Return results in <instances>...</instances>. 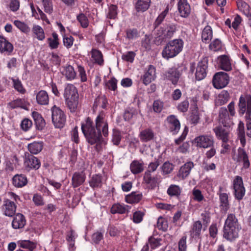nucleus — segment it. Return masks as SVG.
Listing matches in <instances>:
<instances>
[{
    "instance_id": "nucleus-13",
    "label": "nucleus",
    "mask_w": 251,
    "mask_h": 251,
    "mask_svg": "<svg viewBox=\"0 0 251 251\" xmlns=\"http://www.w3.org/2000/svg\"><path fill=\"white\" fill-rule=\"evenodd\" d=\"M221 140H222L223 143L222 147L223 149L221 150V153L229 154L230 151V146L228 144L229 131L226 129H222L221 128Z\"/></svg>"
},
{
    "instance_id": "nucleus-53",
    "label": "nucleus",
    "mask_w": 251,
    "mask_h": 251,
    "mask_svg": "<svg viewBox=\"0 0 251 251\" xmlns=\"http://www.w3.org/2000/svg\"><path fill=\"white\" fill-rule=\"evenodd\" d=\"M20 247L22 248L27 249L30 251H33L36 248L35 244L29 240L22 241L20 243Z\"/></svg>"
},
{
    "instance_id": "nucleus-8",
    "label": "nucleus",
    "mask_w": 251,
    "mask_h": 251,
    "mask_svg": "<svg viewBox=\"0 0 251 251\" xmlns=\"http://www.w3.org/2000/svg\"><path fill=\"white\" fill-rule=\"evenodd\" d=\"M233 188L235 197L238 200L243 199L245 193V188L244 187L242 178L236 176L233 180Z\"/></svg>"
},
{
    "instance_id": "nucleus-48",
    "label": "nucleus",
    "mask_w": 251,
    "mask_h": 251,
    "mask_svg": "<svg viewBox=\"0 0 251 251\" xmlns=\"http://www.w3.org/2000/svg\"><path fill=\"white\" fill-rule=\"evenodd\" d=\"M14 24L17 28L24 33H27L30 30V28L25 24L20 21L15 20Z\"/></svg>"
},
{
    "instance_id": "nucleus-7",
    "label": "nucleus",
    "mask_w": 251,
    "mask_h": 251,
    "mask_svg": "<svg viewBox=\"0 0 251 251\" xmlns=\"http://www.w3.org/2000/svg\"><path fill=\"white\" fill-rule=\"evenodd\" d=\"M208 68V59L207 58H203L201 61H199L196 67L195 73V78L198 81L203 79L207 75V69Z\"/></svg>"
},
{
    "instance_id": "nucleus-45",
    "label": "nucleus",
    "mask_w": 251,
    "mask_h": 251,
    "mask_svg": "<svg viewBox=\"0 0 251 251\" xmlns=\"http://www.w3.org/2000/svg\"><path fill=\"white\" fill-rule=\"evenodd\" d=\"M221 89L226 87L230 81V77L227 73L221 72Z\"/></svg>"
},
{
    "instance_id": "nucleus-46",
    "label": "nucleus",
    "mask_w": 251,
    "mask_h": 251,
    "mask_svg": "<svg viewBox=\"0 0 251 251\" xmlns=\"http://www.w3.org/2000/svg\"><path fill=\"white\" fill-rule=\"evenodd\" d=\"M168 226V222L167 220L162 216L159 217L158 218L157 222V228L159 230H162L165 231L167 230Z\"/></svg>"
},
{
    "instance_id": "nucleus-24",
    "label": "nucleus",
    "mask_w": 251,
    "mask_h": 251,
    "mask_svg": "<svg viewBox=\"0 0 251 251\" xmlns=\"http://www.w3.org/2000/svg\"><path fill=\"white\" fill-rule=\"evenodd\" d=\"M13 185L18 188H21L27 183V179L26 176L23 174H17L12 178Z\"/></svg>"
},
{
    "instance_id": "nucleus-55",
    "label": "nucleus",
    "mask_w": 251,
    "mask_h": 251,
    "mask_svg": "<svg viewBox=\"0 0 251 251\" xmlns=\"http://www.w3.org/2000/svg\"><path fill=\"white\" fill-rule=\"evenodd\" d=\"M135 55V53L133 51H128L126 53L123 54L122 58L123 60L131 63L134 61Z\"/></svg>"
},
{
    "instance_id": "nucleus-28",
    "label": "nucleus",
    "mask_w": 251,
    "mask_h": 251,
    "mask_svg": "<svg viewBox=\"0 0 251 251\" xmlns=\"http://www.w3.org/2000/svg\"><path fill=\"white\" fill-rule=\"evenodd\" d=\"M237 135L240 143L244 147L246 143L245 128V126L243 122L240 121L237 129Z\"/></svg>"
},
{
    "instance_id": "nucleus-40",
    "label": "nucleus",
    "mask_w": 251,
    "mask_h": 251,
    "mask_svg": "<svg viewBox=\"0 0 251 251\" xmlns=\"http://www.w3.org/2000/svg\"><path fill=\"white\" fill-rule=\"evenodd\" d=\"M142 194L132 192L131 194L127 196L126 199L127 202L132 203H138L142 199Z\"/></svg>"
},
{
    "instance_id": "nucleus-36",
    "label": "nucleus",
    "mask_w": 251,
    "mask_h": 251,
    "mask_svg": "<svg viewBox=\"0 0 251 251\" xmlns=\"http://www.w3.org/2000/svg\"><path fill=\"white\" fill-rule=\"evenodd\" d=\"M62 74L65 75L67 80H72L74 79L76 76V73L74 68L69 65L63 68Z\"/></svg>"
},
{
    "instance_id": "nucleus-60",
    "label": "nucleus",
    "mask_w": 251,
    "mask_h": 251,
    "mask_svg": "<svg viewBox=\"0 0 251 251\" xmlns=\"http://www.w3.org/2000/svg\"><path fill=\"white\" fill-rule=\"evenodd\" d=\"M32 125V123L31 121L28 119H25L22 121L21 124V126L22 129L25 131H27L31 127Z\"/></svg>"
},
{
    "instance_id": "nucleus-14",
    "label": "nucleus",
    "mask_w": 251,
    "mask_h": 251,
    "mask_svg": "<svg viewBox=\"0 0 251 251\" xmlns=\"http://www.w3.org/2000/svg\"><path fill=\"white\" fill-rule=\"evenodd\" d=\"M3 202V209L4 215L8 217L13 216L15 214L17 207L15 202L8 199L5 200Z\"/></svg>"
},
{
    "instance_id": "nucleus-64",
    "label": "nucleus",
    "mask_w": 251,
    "mask_h": 251,
    "mask_svg": "<svg viewBox=\"0 0 251 251\" xmlns=\"http://www.w3.org/2000/svg\"><path fill=\"white\" fill-rule=\"evenodd\" d=\"M20 7V1L19 0H11L9 3V8L13 12L17 11Z\"/></svg>"
},
{
    "instance_id": "nucleus-5",
    "label": "nucleus",
    "mask_w": 251,
    "mask_h": 251,
    "mask_svg": "<svg viewBox=\"0 0 251 251\" xmlns=\"http://www.w3.org/2000/svg\"><path fill=\"white\" fill-rule=\"evenodd\" d=\"M183 47V41L180 39L170 41L162 52L163 57L168 59L176 56L182 50Z\"/></svg>"
},
{
    "instance_id": "nucleus-42",
    "label": "nucleus",
    "mask_w": 251,
    "mask_h": 251,
    "mask_svg": "<svg viewBox=\"0 0 251 251\" xmlns=\"http://www.w3.org/2000/svg\"><path fill=\"white\" fill-rule=\"evenodd\" d=\"M52 38H49L48 39V44L51 49H55L58 48L59 45L58 35L56 33L53 32L52 33Z\"/></svg>"
},
{
    "instance_id": "nucleus-50",
    "label": "nucleus",
    "mask_w": 251,
    "mask_h": 251,
    "mask_svg": "<svg viewBox=\"0 0 251 251\" xmlns=\"http://www.w3.org/2000/svg\"><path fill=\"white\" fill-rule=\"evenodd\" d=\"M67 106L71 112H74L77 108L78 105V99H72L70 100H66Z\"/></svg>"
},
{
    "instance_id": "nucleus-25",
    "label": "nucleus",
    "mask_w": 251,
    "mask_h": 251,
    "mask_svg": "<svg viewBox=\"0 0 251 251\" xmlns=\"http://www.w3.org/2000/svg\"><path fill=\"white\" fill-rule=\"evenodd\" d=\"M194 167V163L189 161L181 167L179 171L178 176L182 179L185 178L190 174L191 169Z\"/></svg>"
},
{
    "instance_id": "nucleus-56",
    "label": "nucleus",
    "mask_w": 251,
    "mask_h": 251,
    "mask_svg": "<svg viewBox=\"0 0 251 251\" xmlns=\"http://www.w3.org/2000/svg\"><path fill=\"white\" fill-rule=\"evenodd\" d=\"M153 110L155 112L160 113L163 107V103L159 100H154L153 103Z\"/></svg>"
},
{
    "instance_id": "nucleus-47",
    "label": "nucleus",
    "mask_w": 251,
    "mask_h": 251,
    "mask_svg": "<svg viewBox=\"0 0 251 251\" xmlns=\"http://www.w3.org/2000/svg\"><path fill=\"white\" fill-rule=\"evenodd\" d=\"M126 211V208L120 204H114L111 208V212L112 214L120 213L124 214L125 213Z\"/></svg>"
},
{
    "instance_id": "nucleus-26",
    "label": "nucleus",
    "mask_w": 251,
    "mask_h": 251,
    "mask_svg": "<svg viewBox=\"0 0 251 251\" xmlns=\"http://www.w3.org/2000/svg\"><path fill=\"white\" fill-rule=\"evenodd\" d=\"M139 137L142 142H147L154 138V134L153 130L148 128L142 130L140 132Z\"/></svg>"
},
{
    "instance_id": "nucleus-59",
    "label": "nucleus",
    "mask_w": 251,
    "mask_h": 251,
    "mask_svg": "<svg viewBox=\"0 0 251 251\" xmlns=\"http://www.w3.org/2000/svg\"><path fill=\"white\" fill-rule=\"evenodd\" d=\"M144 213L143 212L138 211L134 213L133 215V221L135 223H139L143 220V217Z\"/></svg>"
},
{
    "instance_id": "nucleus-34",
    "label": "nucleus",
    "mask_w": 251,
    "mask_h": 251,
    "mask_svg": "<svg viewBox=\"0 0 251 251\" xmlns=\"http://www.w3.org/2000/svg\"><path fill=\"white\" fill-rule=\"evenodd\" d=\"M43 147L42 142H34L28 144V150L31 154H36L42 150Z\"/></svg>"
},
{
    "instance_id": "nucleus-11",
    "label": "nucleus",
    "mask_w": 251,
    "mask_h": 251,
    "mask_svg": "<svg viewBox=\"0 0 251 251\" xmlns=\"http://www.w3.org/2000/svg\"><path fill=\"white\" fill-rule=\"evenodd\" d=\"M168 128L169 131L173 135L177 134L180 128L179 120L175 115H170L167 117Z\"/></svg>"
},
{
    "instance_id": "nucleus-58",
    "label": "nucleus",
    "mask_w": 251,
    "mask_h": 251,
    "mask_svg": "<svg viewBox=\"0 0 251 251\" xmlns=\"http://www.w3.org/2000/svg\"><path fill=\"white\" fill-rule=\"evenodd\" d=\"M212 83L215 88L220 89V72L215 74L212 78Z\"/></svg>"
},
{
    "instance_id": "nucleus-31",
    "label": "nucleus",
    "mask_w": 251,
    "mask_h": 251,
    "mask_svg": "<svg viewBox=\"0 0 251 251\" xmlns=\"http://www.w3.org/2000/svg\"><path fill=\"white\" fill-rule=\"evenodd\" d=\"M32 114L37 128L38 130H42L46 124L45 121L41 114L37 112L34 111Z\"/></svg>"
},
{
    "instance_id": "nucleus-3",
    "label": "nucleus",
    "mask_w": 251,
    "mask_h": 251,
    "mask_svg": "<svg viewBox=\"0 0 251 251\" xmlns=\"http://www.w3.org/2000/svg\"><path fill=\"white\" fill-rule=\"evenodd\" d=\"M237 106L239 115L242 116L245 114L246 135L251 138V95L248 93L241 95Z\"/></svg>"
},
{
    "instance_id": "nucleus-2",
    "label": "nucleus",
    "mask_w": 251,
    "mask_h": 251,
    "mask_svg": "<svg viewBox=\"0 0 251 251\" xmlns=\"http://www.w3.org/2000/svg\"><path fill=\"white\" fill-rule=\"evenodd\" d=\"M168 12L169 7L167 6L165 9L158 15L153 24L155 42L158 45L165 41L166 39L171 38L176 31L177 25L173 23L166 22L163 24V26L159 27Z\"/></svg>"
},
{
    "instance_id": "nucleus-9",
    "label": "nucleus",
    "mask_w": 251,
    "mask_h": 251,
    "mask_svg": "<svg viewBox=\"0 0 251 251\" xmlns=\"http://www.w3.org/2000/svg\"><path fill=\"white\" fill-rule=\"evenodd\" d=\"M25 165L29 169L38 170L40 166V160L32 154L25 152Z\"/></svg>"
},
{
    "instance_id": "nucleus-33",
    "label": "nucleus",
    "mask_w": 251,
    "mask_h": 251,
    "mask_svg": "<svg viewBox=\"0 0 251 251\" xmlns=\"http://www.w3.org/2000/svg\"><path fill=\"white\" fill-rule=\"evenodd\" d=\"M228 194L226 193H221V211H224L226 213L230 208Z\"/></svg>"
},
{
    "instance_id": "nucleus-1",
    "label": "nucleus",
    "mask_w": 251,
    "mask_h": 251,
    "mask_svg": "<svg viewBox=\"0 0 251 251\" xmlns=\"http://www.w3.org/2000/svg\"><path fill=\"white\" fill-rule=\"evenodd\" d=\"M95 126L90 118L88 117L85 124H82V131L88 142L91 145L100 143L102 136L101 132L104 136L108 135V126L107 123L104 120V115L100 113L95 120Z\"/></svg>"
},
{
    "instance_id": "nucleus-57",
    "label": "nucleus",
    "mask_w": 251,
    "mask_h": 251,
    "mask_svg": "<svg viewBox=\"0 0 251 251\" xmlns=\"http://www.w3.org/2000/svg\"><path fill=\"white\" fill-rule=\"evenodd\" d=\"M121 140V135L119 131H114L112 136V142L113 144L118 146L120 143Z\"/></svg>"
},
{
    "instance_id": "nucleus-20",
    "label": "nucleus",
    "mask_w": 251,
    "mask_h": 251,
    "mask_svg": "<svg viewBox=\"0 0 251 251\" xmlns=\"http://www.w3.org/2000/svg\"><path fill=\"white\" fill-rule=\"evenodd\" d=\"M29 103L23 99H17L14 100L7 103V106L10 109H15L21 108L25 110H27V106Z\"/></svg>"
},
{
    "instance_id": "nucleus-32",
    "label": "nucleus",
    "mask_w": 251,
    "mask_h": 251,
    "mask_svg": "<svg viewBox=\"0 0 251 251\" xmlns=\"http://www.w3.org/2000/svg\"><path fill=\"white\" fill-rule=\"evenodd\" d=\"M151 0H138L135 4V8L138 12H144L148 10L150 6Z\"/></svg>"
},
{
    "instance_id": "nucleus-6",
    "label": "nucleus",
    "mask_w": 251,
    "mask_h": 251,
    "mask_svg": "<svg viewBox=\"0 0 251 251\" xmlns=\"http://www.w3.org/2000/svg\"><path fill=\"white\" fill-rule=\"evenodd\" d=\"M52 122L56 128H62L66 123V116L64 112L54 105L51 109Z\"/></svg>"
},
{
    "instance_id": "nucleus-54",
    "label": "nucleus",
    "mask_w": 251,
    "mask_h": 251,
    "mask_svg": "<svg viewBox=\"0 0 251 251\" xmlns=\"http://www.w3.org/2000/svg\"><path fill=\"white\" fill-rule=\"evenodd\" d=\"M44 7L45 11L51 14L53 11L52 4L50 0H42Z\"/></svg>"
},
{
    "instance_id": "nucleus-19",
    "label": "nucleus",
    "mask_w": 251,
    "mask_h": 251,
    "mask_svg": "<svg viewBox=\"0 0 251 251\" xmlns=\"http://www.w3.org/2000/svg\"><path fill=\"white\" fill-rule=\"evenodd\" d=\"M85 179L86 176L83 172L75 173L72 178L73 187L76 188L80 186L84 183Z\"/></svg>"
},
{
    "instance_id": "nucleus-39",
    "label": "nucleus",
    "mask_w": 251,
    "mask_h": 251,
    "mask_svg": "<svg viewBox=\"0 0 251 251\" xmlns=\"http://www.w3.org/2000/svg\"><path fill=\"white\" fill-rule=\"evenodd\" d=\"M212 31L211 27L209 26H206L203 29L201 34L202 41L206 43H208L212 38Z\"/></svg>"
},
{
    "instance_id": "nucleus-4",
    "label": "nucleus",
    "mask_w": 251,
    "mask_h": 251,
    "mask_svg": "<svg viewBox=\"0 0 251 251\" xmlns=\"http://www.w3.org/2000/svg\"><path fill=\"white\" fill-rule=\"evenodd\" d=\"M238 231L237 219L234 214H228L223 228V237L228 240L231 241L238 236Z\"/></svg>"
},
{
    "instance_id": "nucleus-41",
    "label": "nucleus",
    "mask_w": 251,
    "mask_h": 251,
    "mask_svg": "<svg viewBox=\"0 0 251 251\" xmlns=\"http://www.w3.org/2000/svg\"><path fill=\"white\" fill-rule=\"evenodd\" d=\"M167 194L171 197H178L181 194V189L178 185L172 184L167 190Z\"/></svg>"
},
{
    "instance_id": "nucleus-52",
    "label": "nucleus",
    "mask_w": 251,
    "mask_h": 251,
    "mask_svg": "<svg viewBox=\"0 0 251 251\" xmlns=\"http://www.w3.org/2000/svg\"><path fill=\"white\" fill-rule=\"evenodd\" d=\"M162 171L164 175H167L172 172L174 169V165L173 164L169 162H165L162 165Z\"/></svg>"
},
{
    "instance_id": "nucleus-30",
    "label": "nucleus",
    "mask_w": 251,
    "mask_h": 251,
    "mask_svg": "<svg viewBox=\"0 0 251 251\" xmlns=\"http://www.w3.org/2000/svg\"><path fill=\"white\" fill-rule=\"evenodd\" d=\"M202 228V224L200 221L195 222L190 230V235L193 238H201L200 235Z\"/></svg>"
},
{
    "instance_id": "nucleus-51",
    "label": "nucleus",
    "mask_w": 251,
    "mask_h": 251,
    "mask_svg": "<svg viewBox=\"0 0 251 251\" xmlns=\"http://www.w3.org/2000/svg\"><path fill=\"white\" fill-rule=\"evenodd\" d=\"M160 162L158 159H156L154 162H151L148 167L147 170L145 173H149L152 174L156 170L157 167L159 166Z\"/></svg>"
},
{
    "instance_id": "nucleus-61",
    "label": "nucleus",
    "mask_w": 251,
    "mask_h": 251,
    "mask_svg": "<svg viewBox=\"0 0 251 251\" xmlns=\"http://www.w3.org/2000/svg\"><path fill=\"white\" fill-rule=\"evenodd\" d=\"M14 86L15 89L21 94H24L25 90L23 87L21 82L18 79H13Z\"/></svg>"
},
{
    "instance_id": "nucleus-29",
    "label": "nucleus",
    "mask_w": 251,
    "mask_h": 251,
    "mask_svg": "<svg viewBox=\"0 0 251 251\" xmlns=\"http://www.w3.org/2000/svg\"><path fill=\"white\" fill-rule=\"evenodd\" d=\"M36 99L37 103L39 105H45L49 103V96L47 92L44 90L40 91L37 94Z\"/></svg>"
},
{
    "instance_id": "nucleus-22",
    "label": "nucleus",
    "mask_w": 251,
    "mask_h": 251,
    "mask_svg": "<svg viewBox=\"0 0 251 251\" xmlns=\"http://www.w3.org/2000/svg\"><path fill=\"white\" fill-rule=\"evenodd\" d=\"M13 46L4 37L0 35V51L2 53L6 52L8 54L13 50Z\"/></svg>"
},
{
    "instance_id": "nucleus-49",
    "label": "nucleus",
    "mask_w": 251,
    "mask_h": 251,
    "mask_svg": "<svg viewBox=\"0 0 251 251\" xmlns=\"http://www.w3.org/2000/svg\"><path fill=\"white\" fill-rule=\"evenodd\" d=\"M76 19L82 27L86 28L88 27L89 25L88 19L84 14L80 13L77 16Z\"/></svg>"
},
{
    "instance_id": "nucleus-12",
    "label": "nucleus",
    "mask_w": 251,
    "mask_h": 251,
    "mask_svg": "<svg viewBox=\"0 0 251 251\" xmlns=\"http://www.w3.org/2000/svg\"><path fill=\"white\" fill-rule=\"evenodd\" d=\"M165 75L167 79L171 81L173 85H176L181 75V73L178 68H172L165 72Z\"/></svg>"
},
{
    "instance_id": "nucleus-44",
    "label": "nucleus",
    "mask_w": 251,
    "mask_h": 251,
    "mask_svg": "<svg viewBox=\"0 0 251 251\" xmlns=\"http://www.w3.org/2000/svg\"><path fill=\"white\" fill-rule=\"evenodd\" d=\"M32 30L39 40L42 41L45 39V36L44 30L40 26L38 25H34Z\"/></svg>"
},
{
    "instance_id": "nucleus-18",
    "label": "nucleus",
    "mask_w": 251,
    "mask_h": 251,
    "mask_svg": "<svg viewBox=\"0 0 251 251\" xmlns=\"http://www.w3.org/2000/svg\"><path fill=\"white\" fill-rule=\"evenodd\" d=\"M26 220L24 215L17 213L15 215L12 222V227L14 229H20L24 227Z\"/></svg>"
},
{
    "instance_id": "nucleus-62",
    "label": "nucleus",
    "mask_w": 251,
    "mask_h": 251,
    "mask_svg": "<svg viewBox=\"0 0 251 251\" xmlns=\"http://www.w3.org/2000/svg\"><path fill=\"white\" fill-rule=\"evenodd\" d=\"M189 102L187 100H185L180 102L177 106L178 110L183 113L186 112L189 107Z\"/></svg>"
},
{
    "instance_id": "nucleus-23",
    "label": "nucleus",
    "mask_w": 251,
    "mask_h": 251,
    "mask_svg": "<svg viewBox=\"0 0 251 251\" xmlns=\"http://www.w3.org/2000/svg\"><path fill=\"white\" fill-rule=\"evenodd\" d=\"M221 70L226 72H229L232 70L231 66L232 60L228 55H221Z\"/></svg>"
},
{
    "instance_id": "nucleus-38",
    "label": "nucleus",
    "mask_w": 251,
    "mask_h": 251,
    "mask_svg": "<svg viewBox=\"0 0 251 251\" xmlns=\"http://www.w3.org/2000/svg\"><path fill=\"white\" fill-rule=\"evenodd\" d=\"M91 55L96 63L100 66L103 65L104 60L102 54L100 51L97 49H92Z\"/></svg>"
},
{
    "instance_id": "nucleus-16",
    "label": "nucleus",
    "mask_w": 251,
    "mask_h": 251,
    "mask_svg": "<svg viewBox=\"0 0 251 251\" xmlns=\"http://www.w3.org/2000/svg\"><path fill=\"white\" fill-rule=\"evenodd\" d=\"M157 177L149 173H144L143 176V182L148 185L149 188L154 189L157 184Z\"/></svg>"
},
{
    "instance_id": "nucleus-21",
    "label": "nucleus",
    "mask_w": 251,
    "mask_h": 251,
    "mask_svg": "<svg viewBox=\"0 0 251 251\" xmlns=\"http://www.w3.org/2000/svg\"><path fill=\"white\" fill-rule=\"evenodd\" d=\"M178 10L180 16L183 18H187L191 13V7L187 1L178 2Z\"/></svg>"
},
{
    "instance_id": "nucleus-43",
    "label": "nucleus",
    "mask_w": 251,
    "mask_h": 251,
    "mask_svg": "<svg viewBox=\"0 0 251 251\" xmlns=\"http://www.w3.org/2000/svg\"><path fill=\"white\" fill-rule=\"evenodd\" d=\"M118 14V7L116 5L110 4L108 6V10L107 14V18L110 19H114L117 17Z\"/></svg>"
},
{
    "instance_id": "nucleus-35",
    "label": "nucleus",
    "mask_w": 251,
    "mask_h": 251,
    "mask_svg": "<svg viewBox=\"0 0 251 251\" xmlns=\"http://www.w3.org/2000/svg\"><path fill=\"white\" fill-rule=\"evenodd\" d=\"M102 178L101 175H94L89 181L90 186L93 188H100L102 186Z\"/></svg>"
},
{
    "instance_id": "nucleus-63",
    "label": "nucleus",
    "mask_w": 251,
    "mask_h": 251,
    "mask_svg": "<svg viewBox=\"0 0 251 251\" xmlns=\"http://www.w3.org/2000/svg\"><path fill=\"white\" fill-rule=\"evenodd\" d=\"M186 236H183L178 242L179 251H186L187 248Z\"/></svg>"
},
{
    "instance_id": "nucleus-15",
    "label": "nucleus",
    "mask_w": 251,
    "mask_h": 251,
    "mask_svg": "<svg viewBox=\"0 0 251 251\" xmlns=\"http://www.w3.org/2000/svg\"><path fill=\"white\" fill-rule=\"evenodd\" d=\"M156 77L155 76V68L151 65H150L148 67L147 71L145 73L143 76L141 77L143 83L147 85L154 80Z\"/></svg>"
},
{
    "instance_id": "nucleus-27",
    "label": "nucleus",
    "mask_w": 251,
    "mask_h": 251,
    "mask_svg": "<svg viewBox=\"0 0 251 251\" xmlns=\"http://www.w3.org/2000/svg\"><path fill=\"white\" fill-rule=\"evenodd\" d=\"M130 169L133 174H138L142 172L144 169V163L141 160H133L130 164Z\"/></svg>"
},
{
    "instance_id": "nucleus-17",
    "label": "nucleus",
    "mask_w": 251,
    "mask_h": 251,
    "mask_svg": "<svg viewBox=\"0 0 251 251\" xmlns=\"http://www.w3.org/2000/svg\"><path fill=\"white\" fill-rule=\"evenodd\" d=\"M64 97L66 100L78 99L77 90L73 84H68L65 89Z\"/></svg>"
},
{
    "instance_id": "nucleus-10",
    "label": "nucleus",
    "mask_w": 251,
    "mask_h": 251,
    "mask_svg": "<svg viewBox=\"0 0 251 251\" xmlns=\"http://www.w3.org/2000/svg\"><path fill=\"white\" fill-rule=\"evenodd\" d=\"M194 142L197 147L207 148L213 145V139L212 136L207 135H201L194 139Z\"/></svg>"
},
{
    "instance_id": "nucleus-37",
    "label": "nucleus",
    "mask_w": 251,
    "mask_h": 251,
    "mask_svg": "<svg viewBox=\"0 0 251 251\" xmlns=\"http://www.w3.org/2000/svg\"><path fill=\"white\" fill-rule=\"evenodd\" d=\"M237 6L238 9L242 12L245 15L247 16L251 15L250 7L245 1L243 0H238L237 1Z\"/></svg>"
}]
</instances>
